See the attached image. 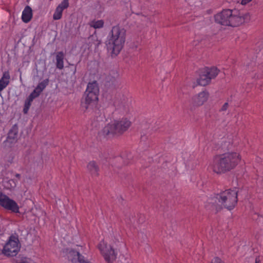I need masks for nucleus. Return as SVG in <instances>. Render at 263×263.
<instances>
[{
    "mask_svg": "<svg viewBox=\"0 0 263 263\" xmlns=\"http://www.w3.org/2000/svg\"><path fill=\"white\" fill-rule=\"evenodd\" d=\"M87 168L91 175L94 176H98L99 167L96 161H90L87 165Z\"/></svg>",
    "mask_w": 263,
    "mask_h": 263,
    "instance_id": "obj_14",
    "label": "nucleus"
},
{
    "mask_svg": "<svg viewBox=\"0 0 263 263\" xmlns=\"http://www.w3.org/2000/svg\"><path fill=\"white\" fill-rule=\"evenodd\" d=\"M216 23L221 25L235 27L250 20L249 13H242L237 9H223L214 16Z\"/></svg>",
    "mask_w": 263,
    "mask_h": 263,
    "instance_id": "obj_2",
    "label": "nucleus"
},
{
    "mask_svg": "<svg viewBox=\"0 0 263 263\" xmlns=\"http://www.w3.org/2000/svg\"><path fill=\"white\" fill-rule=\"evenodd\" d=\"M0 205L12 212H19V208L16 202L2 193H0Z\"/></svg>",
    "mask_w": 263,
    "mask_h": 263,
    "instance_id": "obj_10",
    "label": "nucleus"
},
{
    "mask_svg": "<svg viewBox=\"0 0 263 263\" xmlns=\"http://www.w3.org/2000/svg\"><path fill=\"white\" fill-rule=\"evenodd\" d=\"M18 134V127L15 124L14 125L11 129L9 130L7 139L8 140H15L17 138Z\"/></svg>",
    "mask_w": 263,
    "mask_h": 263,
    "instance_id": "obj_18",
    "label": "nucleus"
},
{
    "mask_svg": "<svg viewBox=\"0 0 263 263\" xmlns=\"http://www.w3.org/2000/svg\"><path fill=\"white\" fill-rule=\"evenodd\" d=\"M103 245H105L104 247H103L102 245L100 243L98 246L99 249L101 251L105 260L107 263H112L117 258V253H115V250L111 246H108L106 244L105 245L104 242Z\"/></svg>",
    "mask_w": 263,
    "mask_h": 263,
    "instance_id": "obj_9",
    "label": "nucleus"
},
{
    "mask_svg": "<svg viewBox=\"0 0 263 263\" xmlns=\"http://www.w3.org/2000/svg\"><path fill=\"white\" fill-rule=\"evenodd\" d=\"M229 104L228 103L226 102L221 107V108H220V111H226L228 107H229Z\"/></svg>",
    "mask_w": 263,
    "mask_h": 263,
    "instance_id": "obj_28",
    "label": "nucleus"
},
{
    "mask_svg": "<svg viewBox=\"0 0 263 263\" xmlns=\"http://www.w3.org/2000/svg\"><path fill=\"white\" fill-rule=\"evenodd\" d=\"M132 125V122L127 118L114 120L107 124L102 130L101 133L104 137L121 136L127 131Z\"/></svg>",
    "mask_w": 263,
    "mask_h": 263,
    "instance_id": "obj_5",
    "label": "nucleus"
},
{
    "mask_svg": "<svg viewBox=\"0 0 263 263\" xmlns=\"http://www.w3.org/2000/svg\"><path fill=\"white\" fill-rule=\"evenodd\" d=\"M101 43V41L98 40L96 35H91L88 38V45L90 47H94L96 49Z\"/></svg>",
    "mask_w": 263,
    "mask_h": 263,
    "instance_id": "obj_17",
    "label": "nucleus"
},
{
    "mask_svg": "<svg viewBox=\"0 0 263 263\" xmlns=\"http://www.w3.org/2000/svg\"><path fill=\"white\" fill-rule=\"evenodd\" d=\"M69 0H63L62 3L59 4L58 7H60L63 10L69 7Z\"/></svg>",
    "mask_w": 263,
    "mask_h": 263,
    "instance_id": "obj_26",
    "label": "nucleus"
},
{
    "mask_svg": "<svg viewBox=\"0 0 263 263\" xmlns=\"http://www.w3.org/2000/svg\"><path fill=\"white\" fill-rule=\"evenodd\" d=\"M126 30L118 25L115 26L109 32L107 48L111 50L112 55H117L123 48L126 39Z\"/></svg>",
    "mask_w": 263,
    "mask_h": 263,
    "instance_id": "obj_4",
    "label": "nucleus"
},
{
    "mask_svg": "<svg viewBox=\"0 0 263 263\" xmlns=\"http://www.w3.org/2000/svg\"><path fill=\"white\" fill-rule=\"evenodd\" d=\"M85 91L88 92H99V89L97 81H95L91 83H89Z\"/></svg>",
    "mask_w": 263,
    "mask_h": 263,
    "instance_id": "obj_19",
    "label": "nucleus"
},
{
    "mask_svg": "<svg viewBox=\"0 0 263 263\" xmlns=\"http://www.w3.org/2000/svg\"><path fill=\"white\" fill-rule=\"evenodd\" d=\"M10 79V76L9 71H5L2 78L0 79V85L5 88L8 85Z\"/></svg>",
    "mask_w": 263,
    "mask_h": 263,
    "instance_id": "obj_20",
    "label": "nucleus"
},
{
    "mask_svg": "<svg viewBox=\"0 0 263 263\" xmlns=\"http://www.w3.org/2000/svg\"><path fill=\"white\" fill-rule=\"evenodd\" d=\"M99 93L97 92H85V99L82 100L81 103V107L82 109L85 111L89 106L95 104L98 100Z\"/></svg>",
    "mask_w": 263,
    "mask_h": 263,
    "instance_id": "obj_11",
    "label": "nucleus"
},
{
    "mask_svg": "<svg viewBox=\"0 0 263 263\" xmlns=\"http://www.w3.org/2000/svg\"><path fill=\"white\" fill-rule=\"evenodd\" d=\"M112 105L116 114L125 116L130 110V101L124 95L118 93L115 95L112 99Z\"/></svg>",
    "mask_w": 263,
    "mask_h": 263,
    "instance_id": "obj_6",
    "label": "nucleus"
},
{
    "mask_svg": "<svg viewBox=\"0 0 263 263\" xmlns=\"http://www.w3.org/2000/svg\"><path fill=\"white\" fill-rule=\"evenodd\" d=\"M219 70L215 67L211 68L206 67L201 70L199 73V78L197 79V84H194L193 88H195L197 85L205 86L209 85L211 80L214 79L218 75Z\"/></svg>",
    "mask_w": 263,
    "mask_h": 263,
    "instance_id": "obj_7",
    "label": "nucleus"
},
{
    "mask_svg": "<svg viewBox=\"0 0 263 263\" xmlns=\"http://www.w3.org/2000/svg\"><path fill=\"white\" fill-rule=\"evenodd\" d=\"M252 0H242L241 4L243 5H246L248 3L250 2Z\"/></svg>",
    "mask_w": 263,
    "mask_h": 263,
    "instance_id": "obj_31",
    "label": "nucleus"
},
{
    "mask_svg": "<svg viewBox=\"0 0 263 263\" xmlns=\"http://www.w3.org/2000/svg\"><path fill=\"white\" fill-rule=\"evenodd\" d=\"M65 54L63 51L58 52L56 54V67L59 69L64 68V59Z\"/></svg>",
    "mask_w": 263,
    "mask_h": 263,
    "instance_id": "obj_16",
    "label": "nucleus"
},
{
    "mask_svg": "<svg viewBox=\"0 0 263 263\" xmlns=\"http://www.w3.org/2000/svg\"><path fill=\"white\" fill-rule=\"evenodd\" d=\"M67 256L68 259L72 263H90L87 260H85L84 257L79 252L73 250L67 252Z\"/></svg>",
    "mask_w": 263,
    "mask_h": 263,
    "instance_id": "obj_13",
    "label": "nucleus"
},
{
    "mask_svg": "<svg viewBox=\"0 0 263 263\" xmlns=\"http://www.w3.org/2000/svg\"><path fill=\"white\" fill-rule=\"evenodd\" d=\"M12 160H13V158H12L11 160V161H9V162H10V163H12Z\"/></svg>",
    "mask_w": 263,
    "mask_h": 263,
    "instance_id": "obj_36",
    "label": "nucleus"
},
{
    "mask_svg": "<svg viewBox=\"0 0 263 263\" xmlns=\"http://www.w3.org/2000/svg\"><path fill=\"white\" fill-rule=\"evenodd\" d=\"M237 196L238 191L226 190L212 197L210 203L214 205L217 212L221 211L223 208L231 211L237 203Z\"/></svg>",
    "mask_w": 263,
    "mask_h": 263,
    "instance_id": "obj_3",
    "label": "nucleus"
},
{
    "mask_svg": "<svg viewBox=\"0 0 263 263\" xmlns=\"http://www.w3.org/2000/svg\"><path fill=\"white\" fill-rule=\"evenodd\" d=\"M135 48H136L137 47V45H136V46H135Z\"/></svg>",
    "mask_w": 263,
    "mask_h": 263,
    "instance_id": "obj_37",
    "label": "nucleus"
},
{
    "mask_svg": "<svg viewBox=\"0 0 263 263\" xmlns=\"http://www.w3.org/2000/svg\"><path fill=\"white\" fill-rule=\"evenodd\" d=\"M32 17V11L29 6L25 7L22 13V19L24 23H28Z\"/></svg>",
    "mask_w": 263,
    "mask_h": 263,
    "instance_id": "obj_15",
    "label": "nucleus"
},
{
    "mask_svg": "<svg viewBox=\"0 0 263 263\" xmlns=\"http://www.w3.org/2000/svg\"><path fill=\"white\" fill-rule=\"evenodd\" d=\"M259 260L258 258H256L255 259V263H259Z\"/></svg>",
    "mask_w": 263,
    "mask_h": 263,
    "instance_id": "obj_34",
    "label": "nucleus"
},
{
    "mask_svg": "<svg viewBox=\"0 0 263 263\" xmlns=\"http://www.w3.org/2000/svg\"><path fill=\"white\" fill-rule=\"evenodd\" d=\"M5 87L4 86L0 85V92Z\"/></svg>",
    "mask_w": 263,
    "mask_h": 263,
    "instance_id": "obj_33",
    "label": "nucleus"
},
{
    "mask_svg": "<svg viewBox=\"0 0 263 263\" xmlns=\"http://www.w3.org/2000/svg\"><path fill=\"white\" fill-rule=\"evenodd\" d=\"M18 237L12 235L9 237L8 241L5 245L3 253L8 256H15L20 250Z\"/></svg>",
    "mask_w": 263,
    "mask_h": 263,
    "instance_id": "obj_8",
    "label": "nucleus"
},
{
    "mask_svg": "<svg viewBox=\"0 0 263 263\" xmlns=\"http://www.w3.org/2000/svg\"><path fill=\"white\" fill-rule=\"evenodd\" d=\"M40 93L41 92L35 88L28 97L30 98V100H33L34 99L38 97Z\"/></svg>",
    "mask_w": 263,
    "mask_h": 263,
    "instance_id": "obj_25",
    "label": "nucleus"
},
{
    "mask_svg": "<svg viewBox=\"0 0 263 263\" xmlns=\"http://www.w3.org/2000/svg\"><path fill=\"white\" fill-rule=\"evenodd\" d=\"M209 97V92L206 90H204L192 97V104L196 107L201 106L207 101Z\"/></svg>",
    "mask_w": 263,
    "mask_h": 263,
    "instance_id": "obj_12",
    "label": "nucleus"
},
{
    "mask_svg": "<svg viewBox=\"0 0 263 263\" xmlns=\"http://www.w3.org/2000/svg\"><path fill=\"white\" fill-rule=\"evenodd\" d=\"M91 27L97 29L102 28L104 26V21L102 20H98L97 21H93L90 23Z\"/></svg>",
    "mask_w": 263,
    "mask_h": 263,
    "instance_id": "obj_22",
    "label": "nucleus"
},
{
    "mask_svg": "<svg viewBox=\"0 0 263 263\" xmlns=\"http://www.w3.org/2000/svg\"><path fill=\"white\" fill-rule=\"evenodd\" d=\"M145 219V218L144 215H140L138 221L139 223H142L144 221Z\"/></svg>",
    "mask_w": 263,
    "mask_h": 263,
    "instance_id": "obj_30",
    "label": "nucleus"
},
{
    "mask_svg": "<svg viewBox=\"0 0 263 263\" xmlns=\"http://www.w3.org/2000/svg\"><path fill=\"white\" fill-rule=\"evenodd\" d=\"M15 177L18 179L20 180L21 179V175L20 174H16Z\"/></svg>",
    "mask_w": 263,
    "mask_h": 263,
    "instance_id": "obj_32",
    "label": "nucleus"
},
{
    "mask_svg": "<svg viewBox=\"0 0 263 263\" xmlns=\"http://www.w3.org/2000/svg\"><path fill=\"white\" fill-rule=\"evenodd\" d=\"M49 83V80L46 79L43 80L42 82L39 83L37 86L36 87V89H37L41 93L42 91L45 89L47 85H48Z\"/></svg>",
    "mask_w": 263,
    "mask_h": 263,
    "instance_id": "obj_23",
    "label": "nucleus"
},
{
    "mask_svg": "<svg viewBox=\"0 0 263 263\" xmlns=\"http://www.w3.org/2000/svg\"><path fill=\"white\" fill-rule=\"evenodd\" d=\"M63 10L60 7H57L53 15L54 20H59L61 18Z\"/></svg>",
    "mask_w": 263,
    "mask_h": 263,
    "instance_id": "obj_21",
    "label": "nucleus"
},
{
    "mask_svg": "<svg viewBox=\"0 0 263 263\" xmlns=\"http://www.w3.org/2000/svg\"><path fill=\"white\" fill-rule=\"evenodd\" d=\"M33 100H30V98L29 97H28L26 100L23 108V112L24 114H27L28 113Z\"/></svg>",
    "mask_w": 263,
    "mask_h": 263,
    "instance_id": "obj_24",
    "label": "nucleus"
},
{
    "mask_svg": "<svg viewBox=\"0 0 263 263\" xmlns=\"http://www.w3.org/2000/svg\"><path fill=\"white\" fill-rule=\"evenodd\" d=\"M211 263H223V262L218 257H215L212 260Z\"/></svg>",
    "mask_w": 263,
    "mask_h": 263,
    "instance_id": "obj_27",
    "label": "nucleus"
},
{
    "mask_svg": "<svg viewBox=\"0 0 263 263\" xmlns=\"http://www.w3.org/2000/svg\"><path fill=\"white\" fill-rule=\"evenodd\" d=\"M241 160L239 154L227 152L214 157L210 168L217 174H224L234 169Z\"/></svg>",
    "mask_w": 263,
    "mask_h": 263,
    "instance_id": "obj_1",
    "label": "nucleus"
},
{
    "mask_svg": "<svg viewBox=\"0 0 263 263\" xmlns=\"http://www.w3.org/2000/svg\"><path fill=\"white\" fill-rule=\"evenodd\" d=\"M76 72V67H74V68L73 73H74Z\"/></svg>",
    "mask_w": 263,
    "mask_h": 263,
    "instance_id": "obj_35",
    "label": "nucleus"
},
{
    "mask_svg": "<svg viewBox=\"0 0 263 263\" xmlns=\"http://www.w3.org/2000/svg\"><path fill=\"white\" fill-rule=\"evenodd\" d=\"M8 183L10 184V187L14 188L16 186V183L13 179H10Z\"/></svg>",
    "mask_w": 263,
    "mask_h": 263,
    "instance_id": "obj_29",
    "label": "nucleus"
}]
</instances>
